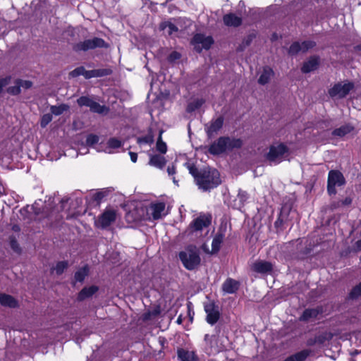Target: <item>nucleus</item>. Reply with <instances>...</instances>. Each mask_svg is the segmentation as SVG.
Returning a JSON list of instances; mask_svg holds the SVG:
<instances>
[{"label":"nucleus","instance_id":"30","mask_svg":"<svg viewBox=\"0 0 361 361\" xmlns=\"http://www.w3.org/2000/svg\"><path fill=\"white\" fill-rule=\"evenodd\" d=\"M163 130L159 131V135L157 138L156 148L161 154H165L167 152V145L166 142L162 140Z\"/></svg>","mask_w":361,"mask_h":361},{"label":"nucleus","instance_id":"11","mask_svg":"<svg viewBox=\"0 0 361 361\" xmlns=\"http://www.w3.org/2000/svg\"><path fill=\"white\" fill-rule=\"evenodd\" d=\"M204 311L207 313V322L211 325L216 324L220 317L218 306L214 302L207 303L204 305Z\"/></svg>","mask_w":361,"mask_h":361},{"label":"nucleus","instance_id":"1","mask_svg":"<svg viewBox=\"0 0 361 361\" xmlns=\"http://www.w3.org/2000/svg\"><path fill=\"white\" fill-rule=\"evenodd\" d=\"M220 174L213 168L200 169V176L197 178V185L204 191L210 190L221 184Z\"/></svg>","mask_w":361,"mask_h":361},{"label":"nucleus","instance_id":"55","mask_svg":"<svg viewBox=\"0 0 361 361\" xmlns=\"http://www.w3.org/2000/svg\"><path fill=\"white\" fill-rule=\"evenodd\" d=\"M129 155L130 157V159L133 163H135L137 159V154L135 152H130Z\"/></svg>","mask_w":361,"mask_h":361},{"label":"nucleus","instance_id":"13","mask_svg":"<svg viewBox=\"0 0 361 361\" xmlns=\"http://www.w3.org/2000/svg\"><path fill=\"white\" fill-rule=\"evenodd\" d=\"M252 269L258 274H271L273 270V264L265 260H257L252 264Z\"/></svg>","mask_w":361,"mask_h":361},{"label":"nucleus","instance_id":"45","mask_svg":"<svg viewBox=\"0 0 361 361\" xmlns=\"http://www.w3.org/2000/svg\"><path fill=\"white\" fill-rule=\"evenodd\" d=\"M248 197L249 195L246 191L239 190L238 194V199L239 200L242 204H244V203L247 200Z\"/></svg>","mask_w":361,"mask_h":361},{"label":"nucleus","instance_id":"58","mask_svg":"<svg viewBox=\"0 0 361 361\" xmlns=\"http://www.w3.org/2000/svg\"><path fill=\"white\" fill-rule=\"evenodd\" d=\"M5 193V189L3 185L0 183V197Z\"/></svg>","mask_w":361,"mask_h":361},{"label":"nucleus","instance_id":"49","mask_svg":"<svg viewBox=\"0 0 361 361\" xmlns=\"http://www.w3.org/2000/svg\"><path fill=\"white\" fill-rule=\"evenodd\" d=\"M11 78V76H6L5 78H0V93L1 92L3 88L9 83Z\"/></svg>","mask_w":361,"mask_h":361},{"label":"nucleus","instance_id":"37","mask_svg":"<svg viewBox=\"0 0 361 361\" xmlns=\"http://www.w3.org/2000/svg\"><path fill=\"white\" fill-rule=\"evenodd\" d=\"M301 51L300 43L298 42H293L288 49V54L290 55H295Z\"/></svg>","mask_w":361,"mask_h":361},{"label":"nucleus","instance_id":"27","mask_svg":"<svg viewBox=\"0 0 361 361\" xmlns=\"http://www.w3.org/2000/svg\"><path fill=\"white\" fill-rule=\"evenodd\" d=\"M310 355V350H303L287 357L283 361H304Z\"/></svg>","mask_w":361,"mask_h":361},{"label":"nucleus","instance_id":"12","mask_svg":"<svg viewBox=\"0 0 361 361\" xmlns=\"http://www.w3.org/2000/svg\"><path fill=\"white\" fill-rule=\"evenodd\" d=\"M211 224V217L206 215H200L194 219L190 224L192 231H200L204 228L208 227Z\"/></svg>","mask_w":361,"mask_h":361},{"label":"nucleus","instance_id":"35","mask_svg":"<svg viewBox=\"0 0 361 361\" xmlns=\"http://www.w3.org/2000/svg\"><path fill=\"white\" fill-rule=\"evenodd\" d=\"M188 169L189 173L194 177L195 182L197 183V178L200 176V170H199L193 164H188Z\"/></svg>","mask_w":361,"mask_h":361},{"label":"nucleus","instance_id":"24","mask_svg":"<svg viewBox=\"0 0 361 361\" xmlns=\"http://www.w3.org/2000/svg\"><path fill=\"white\" fill-rule=\"evenodd\" d=\"M166 163V159L159 154L150 155L149 164L158 169H163Z\"/></svg>","mask_w":361,"mask_h":361},{"label":"nucleus","instance_id":"20","mask_svg":"<svg viewBox=\"0 0 361 361\" xmlns=\"http://www.w3.org/2000/svg\"><path fill=\"white\" fill-rule=\"evenodd\" d=\"M223 21L228 27H238L242 24V18L233 13L224 15Z\"/></svg>","mask_w":361,"mask_h":361},{"label":"nucleus","instance_id":"25","mask_svg":"<svg viewBox=\"0 0 361 361\" xmlns=\"http://www.w3.org/2000/svg\"><path fill=\"white\" fill-rule=\"evenodd\" d=\"M354 130V127L350 124H345L340 128H336L332 132V135L334 137H344L349 134Z\"/></svg>","mask_w":361,"mask_h":361},{"label":"nucleus","instance_id":"52","mask_svg":"<svg viewBox=\"0 0 361 361\" xmlns=\"http://www.w3.org/2000/svg\"><path fill=\"white\" fill-rule=\"evenodd\" d=\"M105 194L104 192H97L94 195V200L97 202L101 201L104 197Z\"/></svg>","mask_w":361,"mask_h":361},{"label":"nucleus","instance_id":"10","mask_svg":"<svg viewBox=\"0 0 361 361\" xmlns=\"http://www.w3.org/2000/svg\"><path fill=\"white\" fill-rule=\"evenodd\" d=\"M116 212L114 209H106L96 221L97 227L106 228L116 221Z\"/></svg>","mask_w":361,"mask_h":361},{"label":"nucleus","instance_id":"53","mask_svg":"<svg viewBox=\"0 0 361 361\" xmlns=\"http://www.w3.org/2000/svg\"><path fill=\"white\" fill-rule=\"evenodd\" d=\"M352 198L350 197H346L341 202L342 206H348L352 203Z\"/></svg>","mask_w":361,"mask_h":361},{"label":"nucleus","instance_id":"44","mask_svg":"<svg viewBox=\"0 0 361 361\" xmlns=\"http://www.w3.org/2000/svg\"><path fill=\"white\" fill-rule=\"evenodd\" d=\"M287 216V214H284L283 212L281 211L278 219L274 223L275 226L278 228L282 226L283 222L286 220Z\"/></svg>","mask_w":361,"mask_h":361},{"label":"nucleus","instance_id":"3","mask_svg":"<svg viewBox=\"0 0 361 361\" xmlns=\"http://www.w3.org/2000/svg\"><path fill=\"white\" fill-rule=\"evenodd\" d=\"M180 260L188 270H194L200 264L201 259L196 247L190 245L178 254Z\"/></svg>","mask_w":361,"mask_h":361},{"label":"nucleus","instance_id":"41","mask_svg":"<svg viewBox=\"0 0 361 361\" xmlns=\"http://www.w3.org/2000/svg\"><path fill=\"white\" fill-rule=\"evenodd\" d=\"M85 69V68L83 66L78 67V68H75L74 70H73L72 71H71L69 73V75L71 78H76L80 75H84Z\"/></svg>","mask_w":361,"mask_h":361},{"label":"nucleus","instance_id":"57","mask_svg":"<svg viewBox=\"0 0 361 361\" xmlns=\"http://www.w3.org/2000/svg\"><path fill=\"white\" fill-rule=\"evenodd\" d=\"M340 206H342L341 205V201H338V202H333L331 204V209L333 210V209H337L338 207H339Z\"/></svg>","mask_w":361,"mask_h":361},{"label":"nucleus","instance_id":"33","mask_svg":"<svg viewBox=\"0 0 361 361\" xmlns=\"http://www.w3.org/2000/svg\"><path fill=\"white\" fill-rule=\"evenodd\" d=\"M301 51L306 52L316 46V42L312 40H306L300 44Z\"/></svg>","mask_w":361,"mask_h":361},{"label":"nucleus","instance_id":"38","mask_svg":"<svg viewBox=\"0 0 361 361\" xmlns=\"http://www.w3.org/2000/svg\"><path fill=\"white\" fill-rule=\"evenodd\" d=\"M107 145L109 148L117 149L122 146V142L117 138H110L107 142Z\"/></svg>","mask_w":361,"mask_h":361},{"label":"nucleus","instance_id":"56","mask_svg":"<svg viewBox=\"0 0 361 361\" xmlns=\"http://www.w3.org/2000/svg\"><path fill=\"white\" fill-rule=\"evenodd\" d=\"M167 172L169 173V176H173L176 173V170H175V167L174 166H169L168 168H167Z\"/></svg>","mask_w":361,"mask_h":361},{"label":"nucleus","instance_id":"17","mask_svg":"<svg viewBox=\"0 0 361 361\" xmlns=\"http://www.w3.org/2000/svg\"><path fill=\"white\" fill-rule=\"evenodd\" d=\"M44 202L41 200L35 202L32 205L31 209L35 216L42 215L43 217H49L50 215L49 208L47 205H44Z\"/></svg>","mask_w":361,"mask_h":361},{"label":"nucleus","instance_id":"61","mask_svg":"<svg viewBox=\"0 0 361 361\" xmlns=\"http://www.w3.org/2000/svg\"><path fill=\"white\" fill-rule=\"evenodd\" d=\"M13 228L14 231H18L19 229L17 226H14Z\"/></svg>","mask_w":361,"mask_h":361},{"label":"nucleus","instance_id":"26","mask_svg":"<svg viewBox=\"0 0 361 361\" xmlns=\"http://www.w3.org/2000/svg\"><path fill=\"white\" fill-rule=\"evenodd\" d=\"M273 75H274V71L270 67H269V66L264 67L263 68V71H262V74L260 75V76L258 79V82L261 85L267 84L271 78L273 76Z\"/></svg>","mask_w":361,"mask_h":361},{"label":"nucleus","instance_id":"46","mask_svg":"<svg viewBox=\"0 0 361 361\" xmlns=\"http://www.w3.org/2000/svg\"><path fill=\"white\" fill-rule=\"evenodd\" d=\"M17 83L19 84V86L20 88L22 87L25 90L30 89L32 85V82L31 81L23 80H20V79L17 80Z\"/></svg>","mask_w":361,"mask_h":361},{"label":"nucleus","instance_id":"63","mask_svg":"<svg viewBox=\"0 0 361 361\" xmlns=\"http://www.w3.org/2000/svg\"><path fill=\"white\" fill-rule=\"evenodd\" d=\"M173 183H176V180L175 177H173Z\"/></svg>","mask_w":361,"mask_h":361},{"label":"nucleus","instance_id":"5","mask_svg":"<svg viewBox=\"0 0 361 361\" xmlns=\"http://www.w3.org/2000/svg\"><path fill=\"white\" fill-rule=\"evenodd\" d=\"M345 184V179L341 172L337 170H331L329 172L327 192L330 195L336 194V186H343Z\"/></svg>","mask_w":361,"mask_h":361},{"label":"nucleus","instance_id":"40","mask_svg":"<svg viewBox=\"0 0 361 361\" xmlns=\"http://www.w3.org/2000/svg\"><path fill=\"white\" fill-rule=\"evenodd\" d=\"M99 140V136L94 134H90L87 136L86 144L87 146H93Z\"/></svg>","mask_w":361,"mask_h":361},{"label":"nucleus","instance_id":"62","mask_svg":"<svg viewBox=\"0 0 361 361\" xmlns=\"http://www.w3.org/2000/svg\"><path fill=\"white\" fill-rule=\"evenodd\" d=\"M276 35L275 34H274V35H273V37H272V39H276Z\"/></svg>","mask_w":361,"mask_h":361},{"label":"nucleus","instance_id":"29","mask_svg":"<svg viewBox=\"0 0 361 361\" xmlns=\"http://www.w3.org/2000/svg\"><path fill=\"white\" fill-rule=\"evenodd\" d=\"M154 135L152 133V129H149L147 135L144 137H139L137 138V142L140 145L141 144H149L151 145L154 142Z\"/></svg>","mask_w":361,"mask_h":361},{"label":"nucleus","instance_id":"16","mask_svg":"<svg viewBox=\"0 0 361 361\" xmlns=\"http://www.w3.org/2000/svg\"><path fill=\"white\" fill-rule=\"evenodd\" d=\"M323 309L322 307L315 308H307L304 310L301 316L299 317L300 322H309L311 319H316L318 315L322 314Z\"/></svg>","mask_w":361,"mask_h":361},{"label":"nucleus","instance_id":"4","mask_svg":"<svg viewBox=\"0 0 361 361\" xmlns=\"http://www.w3.org/2000/svg\"><path fill=\"white\" fill-rule=\"evenodd\" d=\"M108 47L107 43L102 38L94 37L92 39H85L73 45L75 51H87L96 48Z\"/></svg>","mask_w":361,"mask_h":361},{"label":"nucleus","instance_id":"28","mask_svg":"<svg viewBox=\"0 0 361 361\" xmlns=\"http://www.w3.org/2000/svg\"><path fill=\"white\" fill-rule=\"evenodd\" d=\"M89 272V269L87 266H85L80 269H78L74 275V279L75 281L82 282L85 277L87 276Z\"/></svg>","mask_w":361,"mask_h":361},{"label":"nucleus","instance_id":"6","mask_svg":"<svg viewBox=\"0 0 361 361\" xmlns=\"http://www.w3.org/2000/svg\"><path fill=\"white\" fill-rule=\"evenodd\" d=\"M288 151V147L283 143L273 145L269 147V151L267 154V159L270 162L279 164L283 160Z\"/></svg>","mask_w":361,"mask_h":361},{"label":"nucleus","instance_id":"47","mask_svg":"<svg viewBox=\"0 0 361 361\" xmlns=\"http://www.w3.org/2000/svg\"><path fill=\"white\" fill-rule=\"evenodd\" d=\"M221 243V240L219 238L216 237L213 239L212 243V250L214 252H216L219 250Z\"/></svg>","mask_w":361,"mask_h":361},{"label":"nucleus","instance_id":"15","mask_svg":"<svg viewBox=\"0 0 361 361\" xmlns=\"http://www.w3.org/2000/svg\"><path fill=\"white\" fill-rule=\"evenodd\" d=\"M224 124V118L221 116L218 117L215 120H212L206 126V132L209 138L212 137L222 128Z\"/></svg>","mask_w":361,"mask_h":361},{"label":"nucleus","instance_id":"39","mask_svg":"<svg viewBox=\"0 0 361 361\" xmlns=\"http://www.w3.org/2000/svg\"><path fill=\"white\" fill-rule=\"evenodd\" d=\"M361 295V282L355 286L350 293L349 297L351 299H355Z\"/></svg>","mask_w":361,"mask_h":361},{"label":"nucleus","instance_id":"21","mask_svg":"<svg viewBox=\"0 0 361 361\" xmlns=\"http://www.w3.org/2000/svg\"><path fill=\"white\" fill-rule=\"evenodd\" d=\"M98 290V288L96 286H92L90 287L83 288L78 295V300L82 301L87 298L92 296Z\"/></svg>","mask_w":361,"mask_h":361},{"label":"nucleus","instance_id":"31","mask_svg":"<svg viewBox=\"0 0 361 361\" xmlns=\"http://www.w3.org/2000/svg\"><path fill=\"white\" fill-rule=\"evenodd\" d=\"M68 109L69 106L65 104H62L59 106H51L50 109L51 114L55 116L61 115L63 112L68 111Z\"/></svg>","mask_w":361,"mask_h":361},{"label":"nucleus","instance_id":"59","mask_svg":"<svg viewBox=\"0 0 361 361\" xmlns=\"http://www.w3.org/2000/svg\"><path fill=\"white\" fill-rule=\"evenodd\" d=\"M355 49L357 51H361V44H359L357 46L355 47Z\"/></svg>","mask_w":361,"mask_h":361},{"label":"nucleus","instance_id":"34","mask_svg":"<svg viewBox=\"0 0 361 361\" xmlns=\"http://www.w3.org/2000/svg\"><path fill=\"white\" fill-rule=\"evenodd\" d=\"M95 78H99L103 76H107L112 73L111 68H99L94 69Z\"/></svg>","mask_w":361,"mask_h":361},{"label":"nucleus","instance_id":"48","mask_svg":"<svg viewBox=\"0 0 361 361\" xmlns=\"http://www.w3.org/2000/svg\"><path fill=\"white\" fill-rule=\"evenodd\" d=\"M10 245L11 248L16 252H19L20 250L19 245L14 237L10 238Z\"/></svg>","mask_w":361,"mask_h":361},{"label":"nucleus","instance_id":"42","mask_svg":"<svg viewBox=\"0 0 361 361\" xmlns=\"http://www.w3.org/2000/svg\"><path fill=\"white\" fill-rule=\"evenodd\" d=\"M7 92L12 95H18L20 93V87L19 84L17 83V80L15 81V85L9 87L7 89Z\"/></svg>","mask_w":361,"mask_h":361},{"label":"nucleus","instance_id":"7","mask_svg":"<svg viewBox=\"0 0 361 361\" xmlns=\"http://www.w3.org/2000/svg\"><path fill=\"white\" fill-rule=\"evenodd\" d=\"M354 87V83L352 82H338L329 90V94L332 98L342 99L345 97Z\"/></svg>","mask_w":361,"mask_h":361},{"label":"nucleus","instance_id":"32","mask_svg":"<svg viewBox=\"0 0 361 361\" xmlns=\"http://www.w3.org/2000/svg\"><path fill=\"white\" fill-rule=\"evenodd\" d=\"M161 26L163 30L166 29V32L169 35H172L175 32H177L178 30L176 25H175L174 24H173L171 23H165L162 24Z\"/></svg>","mask_w":361,"mask_h":361},{"label":"nucleus","instance_id":"19","mask_svg":"<svg viewBox=\"0 0 361 361\" xmlns=\"http://www.w3.org/2000/svg\"><path fill=\"white\" fill-rule=\"evenodd\" d=\"M319 63V58L317 56H313L303 63L301 71L304 73H310L317 68Z\"/></svg>","mask_w":361,"mask_h":361},{"label":"nucleus","instance_id":"60","mask_svg":"<svg viewBox=\"0 0 361 361\" xmlns=\"http://www.w3.org/2000/svg\"><path fill=\"white\" fill-rule=\"evenodd\" d=\"M177 323L180 324L182 322V318L181 316H179L177 319Z\"/></svg>","mask_w":361,"mask_h":361},{"label":"nucleus","instance_id":"50","mask_svg":"<svg viewBox=\"0 0 361 361\" xmlns=\"http://www.w3.org/2000/svg\"><path fill=\"white\" fill-rule=\"evenodd\" d=\"M180 58V54L177 51H173L170 54L169 56V61H174L176 60H178Z\"/></svg>","mask_w":361,"mask_h":361},{"label":"nucleus","instance_id":"14","mask_svg":"<svg viewBox=\"0 0 361 361\" xmlns=\"http://www.w3.org/2000/svg\"><path fill=\"white\" fill-rule=\"evenodd\" d=\"M165 207L166 205L164 202H159L151 203L147 209L148 214L152 216L153 219H159L162 217Z\"/></svg>","mask_w":361,"mask_h":361},{"label":"nucleus","instance_id":"8","mask_svg":"<svg viewBox=\"0 0 361 361\" xmlns=\"http://www.w3.org/2000/svg\"><path fill=\"white\" fill-rule=\"evenodd\" d=\"M77 103L80 106H87L92 112L99 114H106L109 111V109L107 106L101 105L98 102L85 96L78 98Z\"/></svg>","mask_w":361,"mask_h":361},{"label":"nucleus","instance_id":"51","mask_svg":"<svg viewBox=\"0 0 361 361\" xmlns=\"http://www.w3.org/2000/svg\"><path fill=\"white\" fill-rule=\"evenodd\" d=\"M83 76L86 79H90V78H95V76H94V70L86 71L85 69L84 75Z\"/></svg>","mask_w":361,"mask_h":361},{"label":"nucleus","instance_id":"9","mask_svg":"<svg viewBox=\"0 0 361 361\" xmlns=\"http://www.w3.org/2000/svg\"><path fill=\"white\" fill-rule=\"evenodd\" d=\"M214 40L210 36H205L202 34H196L191 40V44L194 46V49L197 52H201L203 49H209Z\"/></svg>","mask_w":361,"mask_h":361},{"label":"nucleus","instance_id":"54","mask_svg":"<svg viewBox=\"0 0 361 361\" xmlns=\"http://www.w3.org/2000/svg\"><path fill=\"white\" fill-rule=\"evenodd\" d=\"M255 37L254 35H249L246 39L243 41V44H245V46H248L251 42L252 41L253 38Z\"/></svg>","mask_w":361,"mask_h":361},{"label":"nucleus","instance_id":"36","mask_svg":"<svg viewBox=\"0 0 361 361\" xmlns=\"http://www.w3.org/2000/svg\"><path fill=\"white\" fill-rule=\"evenodd\" d=\"M68 267V262L66 261L59 262L56 267H54V270L57 275H61L63 274L65 269Z\"/></svg>","mask_w":361,"mask_h":361},{"label":"nucleus","instance_id":"18","mask_svg":"<svg viewBox=\"0 0 361 361\" xmlns=\"http://www.w3.org/2000/svg\"><path fill=\"white\" fill-rule=\"evenodd\" d=\"M239 287V281L231 278H228L222 284V290L225 293L233 294L238 290Z\"/></svg>","mask_w":361,"mask_h":361},{"label":"nucleus","instance_id":"22","mask_svg":"<svg viewBox=\"0 0 361 361\" xmlns=\"http://www.w3.org/2000/svg\"><path fill=\"white\" fill-rule=\"evenodd\" d=\"M177 354L178 359L181 361H197V357L193 351L180 348L178 350Z\"/></svg>","mask_w":361,"mask_h":361},{"label":"nucleus","instance_id":"23","mask_svg":"<svg viewBox=\"0 0 361 361\" xmlns=\"http://www.w3.org/2000/svg\"><path fill=\"white\" fill-rule=\"evenodd\" d=\"M0 305L4 307L13 308L17 307V300L10 295L0 293Z\"/></svg>","mask_w":361,"mask_h":361},{"label":"nucleus","instance_id":"43","mask_svg":"<svg viewBox=\"0 0 361 361\" xmlns=\"http://www.w3.org/2000/svg\"><path fill=\"white\" fill-rule=\"evenodd\" d=\"M52 120V115L51 114H44L41 118L40 125L42 128L46 127Z\"/></svg>","mask_w":361,"mask_h":361},{"label":"nucleus","instance_id":"2","mask_svg":"<svg viewBox=\"0 0 361 361\" xmlns=\"http://www.w3.org/2000/svg\"><path fill=\"white\" fill-rule=\"evenodd\" d=\"M243 141L240 138H231L229 137H220L209 147L208 152L213 155H219L226 150L240 148Z\"/></svg>","mask_w":361,"mask_h":361}]
</instances>
